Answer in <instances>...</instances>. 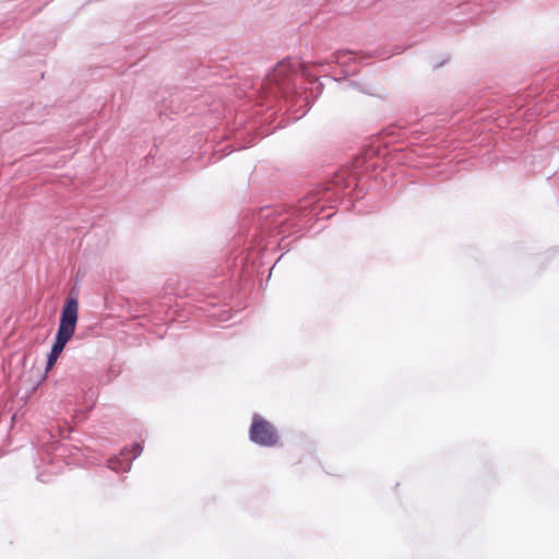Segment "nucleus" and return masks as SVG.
<instances>
[{
  "label": "nucleus",
  "mask_w": 559,
  "mask_h": 559,
  "mask_svg": "<svg viewBox=\"0 0 559 559\" xmlns=\"http://www.w3.org/2000/svg\"><path fill=\"white\" fill-rule=\"evenodd\" d=\"M143 445L139 442L134 443L131 449L123 448L119 456H114L108 460V468L114 472H129L132 462L141 455Z\"/></svg>",
  "instance_id": "39448f33"
},
{
  "label": "nucleus",
  "mask_w": 559,
  "mask_h": 559,
  "mask_svg": "<svg viewBox=\"0 0 559 559\" xmlns=\"http://www.w3.org/2000/svg\"><path fill=\"white\" fill-rule=\"evenodd\" d=\"M44 475H39L38 478L41 480V481H48V479L44 478L43 477Z\"/></svg>",
  "instance_id": "9b49d317"
},
{
  "label": "nucleus",
  "mask_w": 559,
  "mask_h": 559,
  "mask_svg": "<svg viewBox=\"0 0 559 559\" xmlns=\"http://www.w3.org/2000/svg\"><path fill=\"white\" fill-rule=\"evenodd\" d=\"M300 103L299 108L294 111V119L298 120L302 118L309 110H310V103L307 97H302L300 94L298 96V99L296 100V104Z\"/></svg>",
  "instance_id": "0eeeda50"
},
{
  "label": "nucleus",
  "mask_w": 559,
  "mask_h": 559,
  "mask_svg": "<svg viewBox=\"0 0 559 559\" xmlns=\"http://www.w3.org/2000/svg\"><path fill=\"white\" fill-rule=\"evenodd\" d=\"M260 218H263L261 223V229L263 230H269L270 233L276 231L277 234H285L287 231L286 226L289 224L288 217L277 213L274 209H261Z\"/></svg>",
  "instance_id": "423d86ee"
},
{
  "label": "nucleus",
  "mask_w": 559,
  "mask_h": 559,
  "mask_svg": "<svg viewBox=\"0 0 559 559\" xmlns=\"http://www.w3.org/2000/svg\"><path fill=\"white\" fill-rule=\"evenodd\" d=\"M325 193L326 191L318 190L299 202L298 206L294 210V214L299 218L298 224L300 227L302 226V218H311L320 215L324 205H319L318 203L325 198Z\"/></svg>",
  "instance_id": "20e7f679"
},
{
  "label": "nucleus",
  "mask_w": 559,
  "mask_h": 559,
  "mask_svg": "<svg viewBox=\"0 0 559 559\" xmlns=\"http://www.w3.org/2000/svg\"><path fill=\"white\" fill-rule=\"evenodd\" d=\"M369 156H370L369 152H366V153L357 156L355 162H354V168L355 169H360V168H364V167H369V165H367V163L369 162Z\"/></svg>",
  "instance_id": "6e6552de"
},
{
  "label": "nucleus",
  "mask_w": 559,
  "mask_h": 559,
  "mask_svg": "<svg viewBox=\"0 0 559 559\" xmlns=\"http://www.w3.org/2000/svg\"><path fill=\"white\" fill-rule=\"evenodd\" d=\"M300 67L299 62H281L278 63L273 72L269 75V80L271 83L277 85L280 92L284 96H288L289 93L295 88V83H293V75L297 71V68Z\"/></svg>",
  "instance_id": "7ed1b4c3"
},
{
  "label": "nucleus",
  "mask_w": 559,
  "mask_h": 559,
  "mask_svg": "<svg viewBox=\"0 0 559 559\" xmlns=\"http://www.w3.org/2000/svg\"><path fill=\"white\" fill-rule=\"evenodd\" d=\"M346 73H347V74H349V73H355V70H348V71H346Z\"/></svg>",
  "instance_id": "f8f14e48"
},
{
  "label": "nucleus",
  "mask_w": 559,
  "mask_h": 559,
  "mask_svg": "<svg viewBox=\"0 0 559 559\" xmlns=\"http://www.w3.org/2000/svg\"><path fill=\"white\" fill-rule=\"evenodd\" d=\"M249 439L254 444L271 448L278 443L280 438L274 425L254 413L249 428Z\"/></svg>",
  "instance_id": "f03ea898"
},
{
  "label": "nucleus",
  "mask_w": 559,
  "mask_h": 559,
  "mask_svg": "<svg viewBox=\"0 0 559 559\" xmlns=\"http://www.w3.org/2000/svg\"><path fill=\"white\" fill-rule=\"evenodd\" d=\"M350 52L349 51H346V50H340V51H336L335 53H333L332 56V61L333 62H336V63H344V61H342L343 58L349 56Z\"/></svg>",
  "instance_id": "1a4fd4ad"
},
{
  "label": "nucleus",
  "mask_w": 559,
  "mask_h": 559,
  "mask_svg": "<svg viewBox=\"0 0 559 559\" xmlns=\"http://www.w3.org/2000/svg\"><path fill=\"white\" fill-rule=\"evenodd\" d=\"M79 320V301L76 296L70 295L61 309L59 326L55 341L47 355L46 371L53 368L60 354L63 352L68 342L73 337Z\"/></svg>",
  "instance_id": "f257e3e1"
},
{
  "label": "nucleus",
  "mask_w": 559,
  "mask_h": 559,
  "mask_svg": "<svg viewBox=\"0 0 559 559\" xmlns=\"http://www.w3.org/2000/svg\"><path fill=\"white\" fill-rule=\"evenodd\" d=\"M253 143H254V138H251V139H250L246 144H241V145H239V147H238V148H246V147H249V146L253 145Z\"/></svg>",
  "instance_id": "9d476101"
}]
</instances>
